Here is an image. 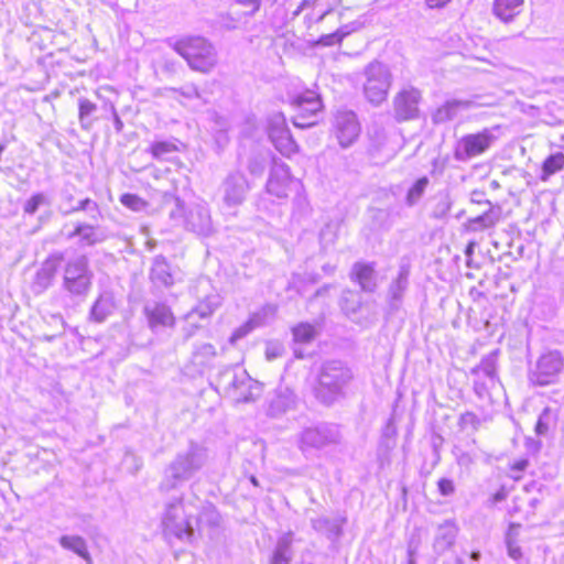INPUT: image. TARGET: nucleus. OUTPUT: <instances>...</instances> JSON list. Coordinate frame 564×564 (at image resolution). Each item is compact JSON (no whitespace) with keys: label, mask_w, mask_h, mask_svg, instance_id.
Returning a JSON list of instances; mask_svg holds the SVG:
<instances>
[{"label":"nucleus","mask_w":564,"mask_h":564,"mask_svg":"<svg viewBox=\"0 0 564 564\" xmlns=\"http://www.w3.org/2000/svg\"><path fill=\"white\" fill-rule=\"evenodd\" d=\"M199 499L185 500L177 497L170 500L162 513L163 533L169 539H176L181 542L191 543L195 538L194 524L197 522Z\"/></svg>","instance_id":"obj_1"},{"label":"nucleus","mask_w":564,"mask_h":564,"mask_svg":"<svg viewBox=\"0 0 564 564\" xmlns=\"http://www.w3.org/2000/svg\"><path fill=\"white\" fill-rule=\"evenodd\" d=\"M207 460V448L198 443L191 442L188 447L178 452L165 467L163 479L159 485L160 492H169L189 480L203 469Z\"/></svg>","instance_id":"obj_2"},{"label":"nucleus","mask_w":564,"mask_h":564,"mask_svg":"<svg viewBox=\"0 0 564 564\" xmlns=\"http://www.w3.org/2000/svg\"><path fill=\"white\" fill-rule=\"evenodd\" d=\"M351 379V370L340 360L328 361L321 369L315 395L322 403L330 405L344 395Z\"/></svg>","instance_id":"obj_3"},{"label":"nucleus","mask_w":564,"mask_h":564,"mask_svg":"<svg viewBox=\"0 0 564 564\" xmlns=\"http://www.w3.org/2000/svg\"><path fill=\"white\" fill-rule=\"evenodd\" d=\"M218 386L235 403L253 402L262 393V384L239 366L224 370L219 375Z\"/></svg>","instance_id":"obj_4"},{"label":"nucleus","mask_w":564,"mask_h":564,"mask_svg":"<svg viewBox=\"0 0 564 564\" xmlns=\"http://www.w3.org/2000/svg\"><path fill=\"white\" fill-rule=\"evenodd\" d=\"M174 50L196 72L209 73L217 65L213 44L203 36H186L174 44Z\"/></svg>","instance_id":"obj_5"},{"label":"nucleus","mask_w":564,"mask_h":564,"mask_svg":"<svg viewBox=\"0 0 564 564\" xmlns=\"http://www.w3.org/2000/svg\"><path fill=\"white\" fill-rule=\"evenodd\" d=\"M290 105L293 111L291 121L302 130L317 126L325 110L321 95L310 89L293 97Z\"/></svg>","instance_id":"obj_6"},{"label":"nucleus","mask_w":564,"mask_h":564,"mask_svg":"<svg viewBox=\"0 0 564 564\" xmlns=\"http://www.w3.org/2000/svg\"><path fill=\"white\" fill-rule=\"evenodd\" d=\"M564 361L561 355H535L529 361V380L535 386H547L556 382Z\"/></svg>","instance_id":"obj_7"},{"label":"nucleus","mask_w":564,"mask_h":564,"mask_svg":"<svg viewBox=\"0 0 564 564\" xmlns=\"http://www.w3.org/2000/svg\"><path fill=\"white\" fill-rule=\"evenodd\" d=\"M340 432L334 424H319L314 427L304 429L299 435V448L302 453L310 449H322L329 445L338 444Z\"/></svg>","instance_id":"obj_8"},{"label":"nucleus","mask_w":564,"mask_h":564,"mask_svg":"<svg viewBox=\"0 0 564 564\" xmlns=\"http://www.w3.org/2000/svg\"><path fill=\"white\" fill-rule=\"evenodd\" d=\"M267 133L274 148L281 154L290 156L299 152V144L295 141L283 113H275L268 120Z\"/></svg>","instance_id":"obj_9"},{"label":"nucleus","mask_w":564,"mask_h":564,"mask_svg":"<svg viewBox=\"0 0 564 564\" xmlns=\"http://www.w3.org/2000/svg\"><path fill=\"white\" fill-rule=\"evenodd\" d=\"M361 134V124L351 110H339L334 115L332 135L341 148L351 147Z\"/></svg>","instance_id":"obj_10"},{"label":"nucleus","mask_w":564,"mask_h":564,"mask_svg":"<svg viewBox=\"0 0 564 564\" xmlns=\"http://www.w3.org/2000/svg\"><path fill=\"white\" fill-rule=\"evenodd\" d=\"M91 276L85 260H73L64 269L63 284L72 295H85L91 288Z\"/></svg>","instance_id":"obj_11"},{"label":"nucleus","mask_w":564,"mask_h":564,"mask_svg":"<svg viewBox=\"0 0 564 564\" xmlns=\"http://www.w3.org/2000/svg\"><path fill=\"white\" fill-rule=\"evenodd\" d=\"M391 87V76L380 65H371L367 69L365 94L370 102L380 104L388 97Z\"/></svg>","instance_id":"obj_12"},{"label":"nucleus","mask_w":564,"mask_h":564,"mask_svg":"<svg viewBox=\"0 0 564 564\" xmlns=\"http://www.w3.org/2000/svg\"><path fill=\"white\" fill-rule=\"evenodd\" d=\"M421 93L410 87L401 89L393 98V110L399 122L410 121L419 116V102Z\"/></svg>","instance_id":"obj_13"},{"label":"nucleus","mask_w":564,"mask_h":564,"mask_svg":"<svg viewBox=\"0 0 564 564\" xmlns=\"http://www.w3.org/2000/svg\"><path fill=\"white\" fill-rule=\"evenodd\" d=\"M458 533V527L453 519L445 520L436 528L433 550L441 555L448 551L454 544Z\"/></svg>","instance_id":"obj_14"},{"label":"nucleus","mask_w":564,"mask_h":564,"mask_svg":"<svg viewBox=\"0 0 564 564\" xmlns=\"http://www.w3.org/2000/svg\"><path fill=\"white\" fill-rule=\"evenodd\" d=\"M350 279L358 284L362 291L371 292L376 288L375 263L356 262L350 271Z\"/></svg>","instance_id":"obj_15"},{"label":"nucleus","mask_w":564,"mask_h":564,"mask_svg":"<svg viewBox=\"0 0 564 564\" xmlns=\"http://www.w3.org/2000/svg\"><path fill=\"white\" fill-rule=\"evenodd\" d=\"M148 152L154 160L173 162L176 166L181 167L183 164L177 160L176 155L181 152V143L176 141H155L150 147Z\"/></svg>","instance_id":"obj_16"},{"label":"nucleus","mask_w":564,"mask_h":564,"mask_svg":"<svg viewBox=\"0 0 564 564\" xmlns=\"http://www.w3.org/2000/svg\"><path fill=\"white\" fill-rule=\"evenodd\" d=\"M145 315L151 328L171 327L175 323V317L170 307L164 304H154L145 308Z\"/></svg>","instance_id":"obj_17"},{"label":"nucleus","mask_w":564,"mask_h":564,"mask_svg":"<svg viewBox=\"0 0 564 564\" xmlns=\"http://www.w3.org/2000/svg\"><path fill=\"white\" fill-rule=\"evenodd\" d=\"M293 541L292 531L283 533L276 541L270 564H290L293 558Z\"/></svg>","instance_id":"obj_18"},{"label":"nucleus","mask_w":564,"mask_h":564,"mask_svg":"<svg viewBox=\"0 0 564 564\" xmlns=\"http://www.w3.org/2000/svg\"><path fill=\"white\" fill-rule=\"evenodd\" d=\"M58 543L64 550L72 551L82 557L86 564H93V557L88 551L87 542L83 536L64 534L59 536Z\"/></svg>","instance_id":"obj_19"},{"label":"nucleus","mask_w":564,"mask_h":564,"mask_svg":"<svg viewBox=\"0 0 564 564\" xmlns=\"http://www.w3.org/2000/svg\"><path fill=\"white\" fill-rule=\"evenodd\" d=\"M295 403V397L289 389L279 390L270 399L268 414L270 416H279L292 409Z\"/></svg>","instance_id":"obj_20"},{"label":"nucleus","mask_w":564,"mask_h":564,"mask_svg":"<svg viewBox=\"0 0 564 564\" xmlns=\"http://www.w3.org/2000/svg\"><path fill=\"white\" fill-rule=\"evenodd\" d=\"M312 528L327 535L328 539H337L343 534V524L346 522V518L340 519H328L326 517H319L312 519Z\"/></svg>","instance_id":"obj_21"},{"label":"nucleus","mask_w":564,"mask_h":564,"mask_svg":"<svg viewBox=\"0 0 564 564\" xmlns=\"http://www.w3.org/2000/svg\"><path fill=\"white\" fill-rule=\"evenodd\" d=\"M523 0H496V18L508 23L521 12Z\"/></svg>","instance_id":"obj_22"},{"label":"nucleus","mask_w":564,"mask_h":564,"mask_svg":"<svg viewBox=\"0 0 564 564\" xmlns=\"http://www.w3.org/2000/svg\"><path fill=\"white\" fill-rule=\"evenodd\" d=\"M464 152L468 156H475L482 153L490 145V140L484 134H469L462 139Z\"/></svg>","instance_id":"obj_23"},{"label":"nucleus","mask_w":564,"mask_h":564,"mask_svg":"<svg viewBox=\"0 0 564 564\" xmlns=\"http://www.w3.org/2000/svg\"><path fill=\"white\" fill-rule=\"evenodd\" d=\"M58 271V262L55 260H46L36 272L35 283L42 288H47Z\"/></svg>","instance_id":"obj_24"},{"label":"nucleus","mask_w":564,"mask_h":564,"mask_svg":"<svg viewBox=\"0 0 564 564\" xmlns=\"http://www.w3.org/2000/svg\"><path fill=\"white\" fill-rule=\"evenodd\" d=\"M75 236L78 237L80 243L86 246H91L99 241L96 227L89 224L77 225L74 231L69 235V237Z\"/></svg>","instance_id":"obj_25"},{"label":"nucleus","mask_w":564,"mask_h":564,"mask_svg":"<svg viewBox=\"0 0 564 564\" xmlns=\"http://www.w3.org/2000/svg\"><path fill=\"white\" fill-rule=\"evenodd\" d=\"M291 182V176L288 169H279L274 171L269 181L268 186L271 192H273L276 195H281L283 193L284 187L289 185Z\"/></svg>","instance_id":"obj_26"},{"label":"nucleus","mask_w":564,"mask_h":564,"mask_svg":"<svg viewBox=\"0 0 564 564\" xmlns=\"http://www.w3.org/2000/svg\"><path fill=\"white\" fill-rule=\"evenodd\" d=\"M293 341L296 344H308L316 335L314 326L310 323H299L292 327Z\"/></svg>","instance_id":"obj_27"},{"label":"nucleus","mask_w":564,"mask_h":564,"mask_svg":"<svg viewBox=\"0 0 564 564\" xmlns=\"http://www.w3.org/2000/svg\"><path fill=\"white\" fill-rule=\"evenodd\" d=\"M564 167V154L562 152H557L555 154L550 155L543 163V180H546L547 176L553 175L560 172Z\"/></svg>","instance_id":"obj_28"},{"label":"nucleus","mask_w":564,"mask_h":564,"mask_svg":"<svg viewBox=\"0 0 564 564\" xmlns=\"http://www.w3.org/2000/svg\"><path fill=\"white\" fill-rule=\"evenodd\" d=\"M96 109V105L88 99L79 101V120L85 129H88L93 124V113Z\"/></svg>","instance_id":"obj_29"},{"label":"nucleus","mask_w":564,"mask_h":564,"mask_svg":"<svg viewBox=\"0 0 564 564\" xmlns=\"http://www.w3.org/2000/svg\"><path fill=\"white\" fill-rule=\"evenodd\" d=\"M119 200L124 207L133 212H139L148 206V202L145 199L131 193L122 194Z\"/></svg>","instance_id":"obj_30"},{"label":"nucleus","mask_w":564,"mask_h":564,"mask_svg":"<svg viewBox=\"0 0 564 564\" xmlns=\"http://www.w3.org/2000/svg\"><path fill=\"white\" fill-rule=\"evenodd\" d=\"M519 529H520V525L511 524L509 528V531L507 533V536H506L508 554L513 560H519V558H521V555H522L520 547L513 541V538L516 535H518V533H519Z\"/></svg>","instance_id":"obj_31"},{"label":"nucleus","mask_w":564,"mask_h":564,"mask_svg":"<svg viewBox=\"0 0 564 564\" xmlns=\"http://www.w3.org/2000/svg\"><path fill=\"white\" fill-rule=\"evenodd\" d=\"M427 185L429 178L426 176L416 180L406 193V199L409 204H414L416 200H419Z\"/></svg>","instance_id":"obj_32"},{"label":"nucleus","mask_w":564,"mask_h":564,"mask_svg":"<svg viewBox=\"0 0 564 564\" xmlns=\"http://www.w3.org/2000/svg\"><path fill=\"white\" fill-rule=\"evenodd\" d=\"M45 203V196L42 193L32 195L24 204L23 210L25 214H34L41 205Z\"/></svg>","instance_id":"obj_33"},{"label":"nucleus","mask_w":564,"mask_h":564,"mask_svg":"<svg viewBox=\"0 0 564 564\" xmlns=\"http://www.w3.org/2000/svg\"><path fill=\"white\" fill-rule=\"evenodd\" d=\"M346 34H347L346 31L337 30V31H335L333 33H329V34L321 36L317 40V43L322 44V45H325V46L335 45V44L340 43Z\"/></svg>","instance_id":"obj_34"},{"label":"nucleus","mask_w":564,"mask_h":564,"mask_svg":"<svg viewBox=\"0 0 564 564\" xmlns=\"http://www.w3.org/2000/svg\"><path fill=\"white\" fill-rule=\"evenodd\" d=\"M479 421L477 419V416L471 413V412H466L464 414L460 415L459 417V426L463 431L465 430H476L477 429V425H478Z\"/></svg>","instance_id":"obj_35"},{"label":"nucleus","mask_w":564,"mask_h":564,"mask_svg":"<svg viewBox=\"0 0 564 564\" xmlns=\"http://www.w3.org/2000/svg\"><path fill=\"white\" fill-rule=\"evenodd\" d=\"M549 421H550V412L549 410H544L538 419L535 424V433L540 436L546 435L549 431Z\"/></svg>","instance_id":"obj_36"},{"label":"nucleus","mask_w":564,"mask_h":564,"mask_svg":"<svg viewBox=\"0 0 564 564\" xmlns=\"http://www.w3.org/2000/svg\"><path fill=\"white\" fill-rule=\"evenodd\" d=\"M437 486L441 495L445 497L453 495L455 491V485L453 480L447 478H441L437 482Z\"/></svg>","instance_id":"obj_37"},{"label":"nucleus","mask_w":564,"mask_h":564,"mask_svg":"<svg viewBox=\"0 0 564 564\" xmlns=\"http://www.w3.org/2000/svg\"><path fill=\"white\" fill-rule=\"evenodd\" d=\"M474 458H479L477 452L473 451L471 453L462 452L457 454V463L463 466H468Z\"/></svg>","instance_id":"obj_38"},{"label":"nucleus","mask_w":564,"mask_h":564,"mask_svg":"<svg viewBox=\"0 0 564 564\" xmlns=\"http://www.w3.org/2000/svg\"><path fill=\"white\" fill-rule=\"evenodd\" d=\"M453 0H425V6L429 9H442L451 3Z\"/></svg>","instance_id":"obj_39"},{"label":"nucleus","mask_w":564,"mask_h":564,"mask_svg":"<svg viewBox=\"0 0 564 564\" xmlns=\"http://www.w3.org/2000/svg\"><path fill=\"white\" fill-rule=\"evenodd\" d=\"M90 205H95L97 206L90 198H85V199H82L80 202H78V204L72 208V212L74 213H77V212H84L86 210Z\"/></svg>","instance_id":"obj_40"},{"label":"nucleus","mask_w":564,"mask_h":564,"mask_svg":"<svg viewBox=\"0 0 564 564\" xmlns=\"http://www.w3.org/2000/svg\"><path fill=\"white\" fill-rule=\"evenodd\" d=\"M527 465H528V463L525 460H523V462H520L517 464V468L519 470H523L527 467Z\"/></svg>","instance_id":"obj_41"},{"label":"nucleus","mask_w":564,"mask_h":564,"mask_svg":"<svg viewBox=\"0 0 564 564\" xmlns=\"http://www.w3.org/2000/svg\"><path fill=\"white\" fill-rule=\"evenodd\" d=\"M250 481H251V484H252L253 486H256V487H258V486H259V481H258V479H257V477H256V476H250Z\"/></svg>","instance_id":"obj_42"},{"label":"nucleus","mask_w":564,"mask_h":564,"mask_svg":"<svg viewBox=\"0 0 564 564\" xmlns=\"http://www.w3.org/2000/svg\"><path fill=\"white\" fill-rule=\"evenodd\" d=\"M479 556H480V554H479L478 552H473V554H471V557H473L474 560H478V558H479Z\"/></svg>","instance_id":"obj_43"},{"label":"nucleus","mask_w":564,"mask_h":564,"mask_svg":"<svg viewBox=\"0 0 564 564\" xmlns=\"http://www.w3.org/2000/svg\"><path fill=\"white\" fill-rule=\"evenodd\" d=\"M278 355L275 354H272V355H267V359L268 360H272L274 357H276Z\"/></svg>","instance_id":"obj_44"},{"label":"nucleus","mask_w":564,"mask_h":564,"mask_svg":"<svg viewBox=\"0 0 564 564\" xmlns=\"http://www.w3.org/2000/svg\"><path fill=\"white\" fill-rule=\"evenodd\" d=\"M251 2L254 4V8L258 9L259 8V1L258 0H251Z\"/></svg>","instance_id":"obj_45"},{"label":"nucleus","mask_w":564,"mask_h":564,"mask_svg":"<svg viewBox=\"0 0 564 564\" xmlns=\"http://www.w3.org/2000/svg\"><path fill=\"white\" fill-rule=\"evenodd\" d=\"M328 11L327 10H322L321 13H319V18H322L323 15H325Z\"/></svg>","instance_id":"obj_46"},{"label":"nucleus","mask_w":564,"mask_h":564,"mask_svg":"<svg viewBox=\"0 0 564 564\" xmlns=\"http://www.w3.org/2000/svg\"><path fill=\"white\" fill-rule=\"evenodd\" d=\"M303 7H304V8H308V7H310V1H308V0H306V1L304 2Z\"/></svg>","instance_id":"obj_47"},{"label":"nucleus","mask_w":564,"mask_h":564,"mask_svg":"<svg viewBox=\"0 0 564 564\" xmlns=\"http://www.w3.org/2000/svg\"><path fill=\"white\" fill-rule=\"evenodd\" d=\"M485 459H486V462H489V459H490V455H486V458H485Z\"/></svg>","instance_id":"obj_48"},{"label":"nucleus","mask_w":564,"mask_h":564,"mask_svg":"<svg viewBox=\"0 0 564 564\" xmlns=\"http://www.w3.org/2000/svg\"><path fill=\"white\" fill-rule=\"evenodd\" d=\"M295 356L299 357V358H303L304 355L299 354V355H295Z\"/></svg>","instance_id":"obj_49"},{"label":"nucleus","mask_w":564,"mask_h":564,"mask_svg":"<svg viewBox=\"0 0 564 564\" xmlns=\"http://www.w3.org/2000/svg\"><path fill=\"white\" fill-rule=\"evenodd\" d=\"M488 376L491 378V371L490 370H486Z\"/></svg>","instance_id":"obj_50"},{"label":"nucleus","mask_w":564,"mask_h":564,"mask_svg":"<svg viewBox=\"0 0 564 564\" xmlns=\"http://www.w3.org/2000/svg\"><path fill=\"white\" fill-rule=\"evenodd\" d=\"M495 499H496V501L499 499V495L498 494H496Z\"/></svg>","instance_id":"obj_51"}]
</instances>
